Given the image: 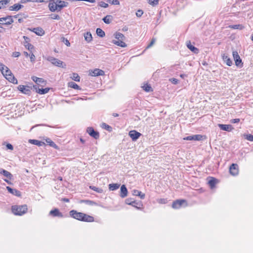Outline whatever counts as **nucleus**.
<instances>
[{
    "label": "nucleus",
    "mask_w": 253,
    "mask_h": 253,
    "mask_svg": "<svg viewBox=\"0 0 253 253\" xmlns=\"http://www.w3.org/2000/svg\"><path fill=\"white\" fill-rule=\"evenodd\" d=\"M33 81L36 83L35 86H33L34 91L39 94L43 95L48 93L50 90H53L52 87H47L44 88H42L43 84L45 85L46 84V80Z\"/></svg>",
    "instance_id": "1"
},
{
    "label": "nucleus",
    "mask_w": 253,
    "mask_h": 253,
    "mask_svg": "<svg viewBox=\"0 0 253 253\" xmlns=\"http://www.w3.org/2000/svg\"><path fill=\"white\" fill-rule=\"evenodd\" d=\"M67 2L61 0H55L54 1L49 2V9L51 12L55 11H60L63 8L67 6Z\"/></svg>",
    "instance_id": "2"
},
{
    "label": "nucleus",
    "mask_w": 253,
    "mask_h": 253,
    "mask_svg": "<svg viewBox=\"0 0 253 253\" xmlns=\"http://www.w3.org/2000/svg\"><path fill=\"white\" fill-rule=\"evenodd\" d=\"M28 208L26 205H14L11 207L12 213L16 215L21 216L27 212Z\"/></svg>",
    "instance_id": "3"
},
{
    "label": "nucleus",
    "mask_w": 253,
    "mask_h": 253,
    "mask_svg": "<svg viewBox=\"0 0 253 253\" xmlns=\"http://www.w3.org/2000/svg\"><path fill=\"white\" fill-rule=\"evenodd\" d=\"M33 86H35V84L31 83H29L26 85H19L18 86V89L21 93L30 96L31 95L32 90L34 91Z\"/></svg>",
    "instance_id": "4"
},
{
    "label": "nucleus",
    "mask_w": 253,
    "mask_h": 253,
    "mask_svg": "<svg viewBox=\"0 0 253 253\" xmlns=\"http://www.w3.org/2000/svg\"><path fill=\"white\" fill-rule=\"evenodd\" d=\"M0 70L5 79H16L13 76L11 71L2 63L0 64Z\"/></svg>",
    "instance_id": "5"
},
{
    "label": "nucleus",
    "mask_w": 253,
    "mask_h": 253,
    "mask_svg": "<svg viewBox=\"0 0 253 253\" xmlns=\"http://www.w3.org/2000/svg\"><path fill=\"white\" fill-rule=\"evenodd\" d=\"M48 61L50 62L53 65L58 67L65 68L66 64L62 61L53 57H48L47 58Z\"/></svg>",
    "instance_id": "6"
},
{
    "label": "nucleus",
    "mask_w": 253,
    "mask_h": 253,
    "mask_svg": "<svg viewBox=\"0 0 253 253\" xmlns=\"http://www.w3.org/2000/svg\"><path fill=\"white\" fill-rule=\"evenodd\" d=\"M14 22L13 16L8 15L4 17L0 18V25L8 26L12 24Z\"/></svg>",
    "instance_id": "7"
},
{
    "label": "nucleus",
    "mask_w": 253,
    "mask_h": 253,
    "mask_svg": "<svg viewBox=\"0 0 253 253\" xmlns=\"http://www.w3.org/2000/svg\"><path fill=\"white\" fill-rule=\"evenodd\" d=\"M48 215L53 217H58L60 218H64L68 216L67 215L63 214L58 208H54L51 210L49 211Z\"/></svg>",
    "instance_id": "8"
},
{
    "label": "nucleus",
    "mask_w": 253,
    "mask_h": 253,
    "mask_svg": "<svg viewBox=\"0 0 253 253\" xmlns=\"http://www.w3.org/2000/svg\"><path fill=\"white\" fill-rule=\"evenodd\" d=\"M184 204H186L185 206H187V201L186 200H176L173 202L172 204V208L175 209H178L180 208Z\"/></svg>",
    "instance_id": "9"
},
{
    "label": "nucleus",
    "mask_w": 253,
    "mask_h": 253,
    "mask_svg": "<svg viewBox=\"0 0 253 253\" xmlns=\"http://www.w3.org/2000/svg\"><path fill=\"white\" fill-rule=\"evenodd\" d=\"M88 75L92 77H97L99 76H103L105 75V72L102 70L96 68L94 70H90L88 71Z\"/></svg>",
    "instance_id": "10"
},
{
    "label": "nucleus",
    "mask_w": 253,
    "mask_h": 253,
    "mask_svg": "<svg viewBox=\"0 0 253 253\" xmlns=\"http://www.w3.org/2000/svg\"><path fill=\"white\" fill-rule=\"evenodd\" d=\"M86 132L91 137L95 139H97L99 138L100 135L99 132L97 130H95L92 127H87Z\"/></svg>",
    "instance_id": "11"
},
{
    "label": "nucleus",
    "mask_w": 253,
    "mask_h": 253,
    "mask_svg": "<svg viewBox=\"0 0 253 253\" xmlns=\"http://www.w3.org/2000/svg\"><path fill=\"white\" fill-rule=\"evenodd\" d=\"M229 172L233 176H236L239 173V166L237 164L233 163L229 167Z\"/></svg>",
    "instance_id": "12"
},
{
    "label": "nucleus",
    "mask_w": 253,
    "mask_h": 253,
    "mask_svg": "<svg viewBox=\"0 0 253 253\" xmlns=\"http://www.w3.org/2000/svg\"><path fill=\"white\" fill-rule=\"evenodd\" d=\"M128 135L131 138L132 141H136L142 135V134L135 130H132L128 132Z\"/></svg>",
    "instance_id": "13"
},
{
    "label": "nucleus",
    "mask_w": 253,
    "mask_h": 253,
    "mask_svg": "<svg viewBox=\"0 0 253 253\" xmlns=\"http://www.w3.org/2000/svg\"><path fill=\"white\" fill-rule=\"evenodd\" d=\"M82 213L83 212H78L75 210H72L69 211V215L72 218L81 221Z\"/></svg>",
    "instance_id": "14"
},
{
    "label": "nucleus",
    "mask_w": 253,
    "mask_h": 253,
    "mask_svg": "<svg viewBox=\"0 0 253 253\" xmlns=\"http://www.w3.org/2000/svg\"><path fill=\"white\" fill-rule=\"evenodd\" d=\"M203 135L201 134H195L192 135H189L183 138V139L185 140H196V141H201L203 139Z\"/></svg>",
    "instance_id": "15"
},
{
    "label": "nucleus",
    "mask_w": 253,
    "mask_h": 253,
    "mask_svg": "<svg viewBox=\"0 0 253 253\" xmlns=\"http://www.w3.org/2000/svg\"><path fill=\"white\" fill-rule=\"evenodd\" d=\"M94 217L92 216L86 214L84 213H82L81 221L92 222L94 221Z\"/></svg>",
    "instance_id": "16"
},
{
    "label": "nucleus",
    "mask_w": 253,
    "mask_h": 253,
    "mask_svg": "<svg viewBox=\"0 0 253 253\" xmlns=\"http://www.w3.org/2000/svg\"><path fill=\"white\" fill-rule=\"evenodd\" d=\"M217 126L221 130L228 132L231 131L233 129L232 126L231 125L219 124Z\"/></svg>",
    "instance_id": "17"
},
{
    "label": "nucleus",
    "mask_w": 253,
    "mask_h": 253,
    "mask_svg": "<svg viewBox=\"0 0 253 253\" xmlns=\"http://www.w3.org/2000/svg\"><path fill=\"white\" fill-rule=\"evenodd\" d=\"M141 87L143 90L146 92H151L153 91V89L152 87L151 84L148 83L144 82Z\"/></svg>",
    "instance_id": "18"
},
{
    "label": "nucleus",
    "mask_w": 253,
    "mask_h": 253,
    "mask_svg": "<svg viewBox=\"0 0 253 253\" xmlns=\"http://www.w3.org/2000/svg\"><path fill=\"white\" fill-rule=\"evenodd\" d=\"M6 188L9 193L13 195L19 197L21 196V192L16 189H13L9 186H6Z\"/></svg>",
    "instance_id": "19"
},
{
    "label": "nucleus",
    "mask_w": 253,
    "mask_h": 253,
    "mask_svg": "<svg viewBox=\"0 0 253 253\" xmlns=\"http://www.w3.org/2000/svg\"><path fill=\"white\" fill-rule=\"evenodd\" d=\"M128 191L125 185L123 184L121 186L120 196L121 198H124L127 196Z\"/></svg>",
    "instance_id": "20"
},
{
    "label": "nucleus",
    "mask_w": 253,
    "mask_h": 253,
    "mask_svg": "<svg viewBox=\"0 0 253 253\" xmlns=\"http://www.w3.org/2000/svg\"><path fill=\"white\" fill-rule=\"evenodd\" d=\"M0 174L7 177L9 180L13 178V175L10 172L3 169H0Z\"/></svg>",
    "instance_id": "21"
},
{
    "label": "nucleus",
    "mask_w": 253,
    "mask_h": 253,
    "mask_svg": "<svg viewBox=\"0 0 253 253\" xmlns=\"http://www.w3.org/2000/svg\"><path fill=\"white\" fill-rule=\"evenodd\" d=\"M210 180L208 181V184L211 189H213L215 187V185L218 182V180L213 177H209Z\"/></svg>",
    "instance_id": "22"
},
{
    "label": "nucleus",
    "mask_w": 253,
    "mask_h": 253,
    "mask_svg": "<svg viewBox=\"0 0 253 253\" xmlns=\"http://www.w3.org/2000/svg\"><path fill=\"white\" fill-rule=\"evenodd\" d=\"M29 30L33 32L38 36H42L44 34V31L41 27H37L33 28V29H29Z\"/></svg>",
    "instance_id": "23"
},
{
    "label": "nucleus",
    "mask_w": 253,
    "mask_h": 253,
    "mask_svg": "<svg viewBox=\"0 0 253 253\" xmlns=\"http://www.w3.org/2000/svg\"><path fill=\"white\" fill-rule=\"evenodd\" d=\"M23 38L25 40L24 45L25 47L29 50L33 49L34 47L33 45L29 42L30 41L29 38L26 36H23Z\"/></svg>",
    "instance_id": "24"
},
{
    "label": "nucleus",
    "mask_w": 253,
    "mask_h": 253,
    "mask_svg": "<svg viewBox=\"0 0 253 253\" xmlns=\"http://www.w3.org/2000/svg\"><path fill=\"white\" fill-rule=\"evenodd\" d=\"M28 142L32 144H34L38 146H42L45 145V143L44 142L37 139H29Z\"/></svg>",
    "instance_id": "25"
},
{
    "label": "nucleus",
    "mask_w": 253,
    "mask_h": 253,
    "mask_svg": "<svg viewBox=\"0 0 253 253\" xmlns=\"http://www.w3.org/2000/svg\"><path fill=\"white\" fill-rule=\"evenodd\" d=\"M186 45L187 47L194 53H198L199 49L194 46L192 45L190 41H187L186 42Z\"/></svg>",
    "instance_id": "26"
},
{
    "label": "nucleus",
    "mask_w": 253,
    "mask_h": 253,
    "mask_svg": "<svg viewBox=\"0 0 253 253\" xmlns=\"http://www.w3.org/2000/svg\"><path fill=\"white\" fill-rule=\"evenodd\" d=\"M222 57L224 62L225 63L226 65L229 66L232 65V61L227 55L223 54Z\"/></svg>",
    "instance_id": "27"
},
{
    "label": "nucleus",
    "mask_w": 253,
    "mask_h": 253,
    "mask_svg": "<svg viewBox=\"0 0 253 253\" xmlns=\"http://www.w3.org/2000/svg\"><path fill=\"white\" fill-rule=\"evenodd\" d=\"M133 202H134V204H133L131 206L133 207H134L137 210H140L143 207V204L142 202L141 201H136L133 200Z\"/></svg>",
    "instance_id": "28"
},
{
    "label": "nucleus",
    "mask_w": 253,
    "mask_h": 253,
    "mask_svg": "<svg viewBox=\"0 0 253 253\" xmlns=\"http://www.w3.org/2000/svg\"><path fill=\"white\" fill-rule=\"evenodd\" d=\"M23 7V5L20 4H14V5L9 6V10L10 11H17Z\"/></svg>",
    "instance_id": "29"
},
{
    "label": "nucleus",
    "mask_w": 253,
    "mask_h": 253,
    "mask_svg": "<svg viewBox=\"0 0 253 253\" xmlns=\"http://www.w3.org/2000/svg\"><path fill=\"white\" fill-rule=\"evenodd\" d=\"M132 194L135 196H139L141 199H144L145 197L144 193H143L141 191L135 189L132 191Z\"/></svg>",
    "instance_id": "30"
},
{
    "label": "nucleus",
    "mask_w": 253,
    "mask_h": 253,
    "mask_svg": "<svg viewBox=\"0 0 253 253\" xmlns=\"http://www.w3.org/2000/svg\"><path fill=\"white\" fill-rule=\"evenodd\" d=\"M46 142L51 147L55 148V149L59 150V147L50 138H47L45 139Z\"/></svg>",
    "instance_id": "31"
},
{
    "label": "nucleus",
    "mask_w": 253,
    "mask_h": 253,
    "mask_svg": "<svg viewBox=\"0 0 253 253\" xmlns=\"http://www.w3.org/2000/svg\"><path fill=\"white\" fill-rule=\"evenodd\" d=\"M112 42L115 44L122 47L126 46V44L123 42V40H113Z\"/></svg>",
    "instance_id": "32"
},
{
    "label": "nucleus",
    "mask_w": 253,
    "mask_h": 253,
    "mask_svg": "<svg viewBox=\"0 0 253 253\" xmlns=\"http://www.w3.org/2000/svg\"><path fill=\"white\" fill-rule=\"evenodd\" d=\"M108 186L110 191H115L120 187V184L119 183H111L109 184Z\"/></svg>",
    "instance_id": "33"
},
{
    "label": "nucleus",
    "mask_w": 253,
    "mask_h": 253,
    "mask_svg": "<svg viewBox=\"0 0 253 253\" xmlns=\"http://www.w3.org/2000/svg\"><path fill=\"white\" fill-rule=\"evenodd\" d=\"M68 87L73 88L77 90H81V88L75 83L73 82H69L68 84Z\"/></svg>",
    "instance_id": "34"
},
{
    "label": "nucleus",
    "mask_w": 253,
    "mask_h": 253,
    "mask_svg": "<svg viewBox=\"0 0 253 253\" xmlns=\"http://www.w3.org/2000/svg\"><path fill=\"white\" fill-rule=\"evenodd\" d=\"M102 20L106 24H109L113 20V16L111 15H107L102 19Z\"/></svg>",
    "instance_id": "35"
},
{
    "label": "nucleus",
    "mask_w": 253,
    "mask_h": 253,
    "mask_svg": "<svg viewBox=\"0 0 253 253\" xmlns=\"http://www.w3.org/2000/svg\"><path fill=\"white\" fill-rule=\"evenodd\" d=\"M85 40L89 42H91L92 40V37L91 33L90 32H87L84 35Z\"/></svg>",
    "instance_id": "36"
},
{
    "label": "nucleus",
    "mask_w": 253,
    "mask_h": 253,
    "mask_svg": "<svg viewBox=\"0 0 253 253\" xmlns=\"http://www.w3.org/2000/svg\"><path fill=\"white\" fill-rule=\"evenodd\" d=\"M229 27L231 29H239L242 30L244 28V26L242 24H237V25H232L229 26Z\"/></svg>",
    "instance_id": "37"
},
{
    "label": "nucleus",
    "mask_w": 253,
    "mask_h": 253,
    "mask_svg": "<svg viewBox=\"0 0 253 253\" xmlns=\"http://www.w3.org/2000/svg\"><path fill=\"white\" fill-rule=\"evenodd\" d=\"M101 126L103 128H104V129H106V130H107V131H109V132H111V131H112V127L110 126H109V125H108L106 124V123H103L101 124Z\"/></svg>",
    "instance_id": "38"
},
{
    "label": "nucleus",
    "mask_w": 253,
    "mask_h": 253,
    "mask_svg": "<svg viewBox=\"0 0 253 253\" xmlns=\"http://www.w3.org/2000/svg\"><path fill=\"white\" fill-rule=\"evenodd\" d=\"M9 0H0V9L5 7V6L9 3Z\"/></svg>",
    "instance_id": "39"
},
{
    "label": "nucleus",
    "mask_w": 253,
    "mask_h": 253,
    "mask_svg": "<svg viewBox=\"0 0 253 253\" xmlns=\"http://www.w3.org/2000/svg\"><path fill=\"white\" fill-rule=\"evenodd\" d=\"M96 34L100 37L103 38L105 36V32L100 28H97Z\"/></svg>",
    "instance_id": "40"
},
{
    "label": "nucleus",
    "mask_w": 253,
    "mask_h": 253,
    "mask_svg": "<svg viewBox=\"0 0 253 253\" xmlns=\"http://www.w3.org/2000/svg\"><path fill=\"white\" fill-rule=\"evenodd\" d=\"M81 203H85L86 205L92 206L95 204V203L94 201H90L89 200H82L80 201Z\"/></svg>",
    "instance_id": "41"
},
{
    "label": "nucleus",
    "mask_w": 253,
    "mask_h": 253,
    "mask_svg": "<svg viewBox=\"0 0 253 253\" xmlns=\"http://www.w3.org/2000/svg\"><path fill=\"white\" fill-rule=\"evenodd\" d=\"M115 38L118 40H124L125 39V36L124 35L120 33H116Z\"/></svg>",
    "instance_id": "42"
},
{
    "label": "nucleus",
    "mask_w": 253,
    "mask_h": 253,
    "mask_svg": "<svg viewBox=\"0 0 253 253\" xmlns=\"http://www.w3.org/2000/svg\"><path fill=\"white\" fill-rule=\"evenodd\" d=\"M89 188L93 190L94 191L97 192L98 193H101L103 192V190L102 189L96 187L94 186H90Z\"/></svg>",
    "instance_id": "43"
},
{
    "label": "nucleus",
    "mask_w": 253,
    "mask_h": 253,
    "mask_svg": "<svg viewBox=\"0 0 253 253\" xmlns=\"http://www.w3.org/2000/svg\"><path fill=\"white\" fill-rule=\"evenodd\" d=\"M245 139L250 141H253V135L251 134H244Z\"/></svg>",
    "instance_id": "44"
},
{
    "label": "nucleus",
    "mask_w": 253,
    "mask_h": 253,
    "mask_svg": "<svg viewBox=\"0 0 253 253\" xmlns=\"http://www.w3.org/2000/svg\"><path fill=\"white\" fill-rule=\"evenodd\" d=\"M70 79H80V77L77 73H73L70 75Z\"/></svg>",
    "instance_id": "45"
},
{
    "label": "nucleus",
    "mask_w": 253,
    "mask_h": 253,
    "mask_svg": "<svg viewBox=\"0 0 253 253\" xmlns=\"http://www.w3.org/2000/svg\"><path fill=\"white\" fill-rule=\"evenodd\" d=\"M98 5L104 8H107L108 7V4L102 1H99L98 3Z\"/></svg>",
    "instance_id": "46"
},
{
    "label": "nucleus",
    "mask_w": 253,
    "mask_h": 253,
    "mask_svg": "<svg viewBox=\"0 0 253 253\" xmlns=\"http://www.w3.org/2000/svg\"><path fill=\"white\" fill-rule=\"evenodd\" d=\"M133 199H132L131 198H127L125 200V203L127 205L131 206L133 204H134V202H133Z\"/></svg>",
    "instance_id": "47"
},
{
    "label": "nucleus",
    "mask_w": 253,
    "mask_h": 253,
    "mask_svg": "<svg viewBox=\"0 0 253 253\" xmlns=\"http://www.w3.org/2000/svg\"><path fill=\"white\" fill-rule=\"evenodd\" d=\"M159 0H148V2L150 5L155 6L158 4Z\"/></svg>",
    "instance_id": "48"
},
{
    "label": "nucleus",
    "mask_w": 253,
    "mask_h": 253,
    "mask_svg": "<svg viewBox=\"0 0 253 253\" xmlns=\"http://www.w3.org/2000/svg\"><path fill=\"white\" fill-rule=\"evenodd\" d=\"M232 54L235 61L240 58V56L239 55L238 52L236 51H233Z\"/></svg>",
    "instance_id": "49"
},
{
    "label": "nucleus",
    "mask_w": 253,
    "mask_h": 253,
    "mask_svg": "<svg viewBox=\"0 0 253 253\" xmlns=\"http://www.w3.org/2000/svg\"><path fill=\"white\" fill-rule=\"evenodd\" d=\"M107 2L114 5H119L120 1L119 0H107Z\"/></svg>",
    "instance_id": "50"
},
{
    "label": "nucleus",
    "mask_w": 253,
    "mask_h": 253,
    "mask_svg": "<svg viewBox=\"0 0 253 253\" xmlns=\"http://www.w3.org/2000/svg\"><path fill=\"white\" fill-rule=\"evenodd\" d=\"M157 202L159 204H165L167 203L168 200L167 199L160 198L157 200Z\"/></svg>",
    "instance_id": "51"
},
{
    "label": "nucleus",
    "mask_w": 253,
    "mask_h": 253,
    "mask_svg": "<svg viewBox=\"0 0 253 253\" xmlns=\"http://www.w3.org/2000/svg\"><path fill=\"white\" fill-rule=\"evenodd\" d=\"M49 16L50 18L52 19L59 20L60 19V17L58 15L55 14H51L49 15Z\"/></svg>",
    "instance_id": "52"
},
{
    "label": "nucleus",
    "mask_w": 253,
    "mask_h": 253,
    "mask_svg": "<svg viewBox=\"0 0 253 253\" xmlns=\"http://www.w3.org/2000/svg\"><path fill=\"white\" fill-rule=\"evenodd\" d=\"M6 148L7 150H13V145L9 143H6Z\"/></svg>",
    "instance_id": "53"
},
{
    "label": "nucleus",
    "mask_w": 253,
    "mask_h": 253,
    "mask_svg": "<svg viewBox=\"0 0 253 253\" xmlns=\"http://www.w3.org/2000/svg\"><path fill=\"white\" fill-rule=\"evenodd\" d=\"M235 62L236 65L237 66H241V65H242V60L241 59L240 57L239 59H237V60L235 61Z\"/></svg>",
    "instance_id": "54"
},
{
    "label": "nucleus",
    "mask_w": 253,
    "mask_h": 253,
    "mask_svg": "<svg viewBox=\"0 0 253 253\" xmlns=\"http://www.w3.org/2000/svg\"><path fill=\"white\" fill-rule=\"evenodd\" d=\"M155 41H156V40L155 39H152L150 43L146 47V48L147 49V48L151 47L155 43Z\"/></svg>",
    "instance_id": "55"
},
{
    "label": "nucleus",
    "mask_w": 253,
    "mask_h": 253,
    "mask_svg": "<svg viewBox=\"0 0 253 253\" xmlns=\"http://www.w3.org/2000/svg\"><path fill=\"white\" fill-rule=\"evenodd\" d=\"M63 42L65 43V44L68 46H70V42H69V41L67 39H65V38H63Z\"/></svg>",
    "instance_id": "56"
},
{
    "label": "nucleus",
    "mask_w": 253,
    "mask_h": 253,
    "mask_svg": "<svg viewBox=\"0 0 253 253\" xmlns=\"http://www.w3.org/2000/svg\"><path fill=\"white\" fill-rule=\"evenodd\" d=\"M143 12L142 10H138L136 13V15L137 17H141L142 15L143 14Z\"/></svg>",
    "instance_id": "57"
},
{
    "label": "nucleus",
    "mask_w": 253,
    "mask_h": 253,
    "mask_svg": "<svg viewBox=\"0 0 253 253\" xmlns=\"http://www.w3.org/2000/svg\"><path fill=\"white\" fill-rule=\"evenodd\" d=\"M240 119H233L230 120L231 123L233 124L238 123L240 122Z\"/></svg>",
    "instance_id": "58"
},
{
    "label": "nucleus",
    "mask_w": 253,
    "mask_h": 253,
    "mask_svg": "<svg viewBox=\"0 0 253 253\" xmlns=\"http://www.w3.org/2000/svg\"><path fill=\"white\" fill-rule=\"evenodd\" d=\"M72 1H85L90 3H94L95 0H71Z\"/></svg>",
    "instance_id": "59"
},
{
    "label": "nucleus",
    "mask_w": 253,
    "mask_h": 253,
    "mask_svg": "<svg viewBox=\"0 0 253 253\" xmlns=\"http://www.w3.org/2000/svg\"><path fill=\"white\" fill-rule=\"evenodd\" d=\"M20 55V53L19 52H14L12 53V56L14 57H18Z\"/></svg>",
    "instance_id": "60"
},
{
    "label": "nucleus",
    "mask_w": 253,
    "mask_h": 253,
    "mask_svg": "<svg viewBox=\"0 0 253 253\" xmlns=\"http://www.w3.org/2000/svg\"><path fill=\"white\" fill-rule=\"evenodd\" d=\"M173 84H177L180 83V80H170Z\"/></svg>",
    "instance_id": "61"
},
{
    "label": "nucleus",
    "mask_w": 253,
    "mask_h": 253,
    "mask_svg": "<svg viewBox=\"0 0 253 253\" xmlns=\"http://www.w3.org/2000/svg\"><path fill=\"white\" fill-rule=\"evenodd\" d=\"M35 59V56L33 53L31 54L30 55V59L31 62H34Z\"/></svg>",
    "instance_id": "62"
},
{
    "label": "nucleus",
    "mask_w": 253,
    "mask_h": 253,
    "mask_svg": "<svg viewBox=\"0 0 253 253\" xmlns=\"http://www.w3.org/2000/svg\"><path fill=\"white\" fill-rule=\"evenodd\" d=\"M29 0V2H45V0Z\"/></svg>",
    "instance_id": "63"
},
{
    "label": "nucleus",
    "mask_w": 253,
    "mask_h": 253,
    "mask_svg": "<svg viewBox=\"0 0 253 253\" xmlns=\"http://www.w3.org/2000/svg\"><path fill=\"white\" fill-rule=\"evenodd\" d=\"M62 201H63L64 202H69L70 200L68 198H62V200H61Z\"/></svg>",
    "instance_id": "64"
}]
</instances>
